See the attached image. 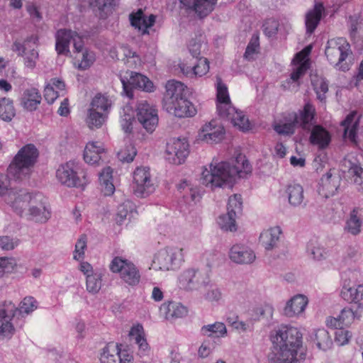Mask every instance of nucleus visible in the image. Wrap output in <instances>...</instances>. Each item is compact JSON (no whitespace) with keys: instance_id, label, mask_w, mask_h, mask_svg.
<instances>
[{"instance_id":"obj_11","label":"nucleus","mask_w":363,"mask_h":363,"mask_svg":"<svg viewBox=\"0 0 363 363\" xmlns=\"http://www.w3.org/2000/svg\"><path fill=\"white\" fill-rule=\"evenodd\" d=\"M311 50V47L308 46L302 51L296 55L293 59V70L290 77L282 84L284 89L294 91L299 85L298 79L306 73L309 68V61L308 56Z\"/></svg>"},{"instance_id":"obj_38","label":"nucleus","mask_w":363,"mask_h":363,"mask_svg":"<svg viewBox=\"0 0 363 363\" xmlns=\"http://www.w3.org/2000/svg\"><path fill=\"white\" fill-rule=\"evenodd\" d=\"M41 101V95L35 88L27 89L21 97V105L28 111H35Z\"/></svg>"},{"instance_id":"obj_27","label":"nucleus","mask_w":363,"mask_h":363,"mask_svg":"<svg viewBox=\"0 0 363 363\" xmlns=\"http://www.w3.org/2000/svg\"><path fill=\"white\" fill-rule=\"evenodd\" d=\"M281 233L282 230L279 226L264 229L259 235V244L265 250H272L278 246Z\"/></svg>"},{"instance_id":"obj_49","label":"nucleus","mask_w":363,"mask_h":363,"mask_svg":"<svg viewBox=\"0 0 363 363\" xmlns=\"http://www.w3.org/2000/svg\"><path fill=\"white\" fill-rule=\"evenodd\" d=\"M232 124L239 130L245 132L251 129L252 125L248 118L241 111H236L228 119Z\"/></svg>"},{"instance_id":"obj_61","label":"nucleus","mask_w":363,"mask_h":363,"mask_svg":"<svg viewBox=\"0 0 363 363\" xmlns=\"http://www.w3.org/2000/svg\"><path fill=\"white\" fill-rule=\"evenodd\" d=\"M209 71V62L205 57H201L196 64L194 63L193 78L201 77Z\"/></svg>"},{"instance_id":"obj_19","label":"nucleus","mask_w":363,"mask_h":363,"mask_svg":"<svg viewBox=\"0 0 363 363\" xmlns=\"http://www.w3.org/2000/svg\"><path fill=\"white\" fill-rule=\"evenodd\" d=\"M225 129L216 121H211L202 125L198 133V139L207 143H218L224 138Z\"/></svg>"},{"instance_id":"obj_45","label":"nucleus","mask_w":363,"mask_h":363,"mask_svg":"<svg viewBox=\"0 0 363 363\" xmlns=\"http://www.w3.org/2000/svg\"><path fill=\"white\" fill-rule=\"evenodd\" d=\"M201 333L208 337H225L227 335V328L223 323L216 322L203 325L201 328Z\"/></svg>"},{"instance_id":"obj_32","label":"nucleus","mask_w":363,"mask_h":363,"mask_svg":"<svg viewBox=\"0 0 363 363\" xmlns=\"http://www.w3.org/2000/svg\"><path fill=\"white\" fill-rule=\"evenodd\" d=\"M325 12V8L321 3H317L315 4L314 8L308 11L306 15V33L312 34L318 26L323 13Z\"/></svg>"},{"instance_id":"obj_10","label":"nucleus","mask_w":363,"mask_h":363,"mask_svg":"<svg viewBox=\"0 0 363 363\" xmlns=\"http://www.w3.org/2000/svg\"><path fill=\"white\" fill-rule=\"evenodd\" d=\"M209 283L210 279L207 274L193 267L184 269L177 278L179 287L186 291H198L208 286Z\"/></svg>"},{"instance_id":"obj_40","label":"nucleus","mask_w":363,"mask_h":363,"mask_svg":"<svg viewBox=\"0 0 363 363\" xmlns=\"http://www.w3.org/2000/svg\"><path fill=\"white\" fill-rule=\"evenodd\" d=\"M113 106V101L107 94H97L91 101L90 108L109 115Z\"/></svg>"},{"instance_id":"obj_8","label":"nucleus","mask_w":363,"mask_h":363,"mask_svg":"<svg viewBox=\"0 0 363 363\" xmlns=\"http://www.w3.org/2000/svg\"><path fill=\"white\" fill-rule=\"evenodd\" d=\"M56 178L67 187H83L89 182L86 172L73 161L61 164L56 171Z\"/></svg>"},{"instance_id":"obj_64","label":"nucleus","mask_w":363,"mask_h":363,"mask_svg":"<svg viewBox=\"0 0 363 363\" xmlns=\"http://www.w3.org/2000/svg\"><path fill=\"white\" fill-rule=\"evenodd\" d=\"M352 155H348L344 160V166L348 168L349 172L357 177L363 179V168L351 161Z\"/></svg>"},{"instance_id":"obj_62","label":"nucleus","mask_w":363,"mask_h":363,"mask_svg":"<svg viewBox=\"0 0 363 363\" xmlns=\"http://www.w3.org/2000/svg\"><path fill=\"white\" fill-rule=\"evenodd\" d=\"M312 84L318 95V98L323 101L325 99V94L328 91V82L322 77L312 79Z\"/></svg>"},{"instance_id":"obj_21","label":"nucleus","mask_w":363,"mask_h":363,"mask_svg":"<svg viewBox=\"0 0 363 363\" xmlns=\"http://www.w3.org/2000/svg\"><path fill=\"white\" fill-rule=\"evenodd\" d=\"M229 259L238 264H250L256 259L254 250L245 244H235L229 250Z\"/></svg>"},{"instance_id":"obj_30","label":"nucleus","mask_w":363,"mask_h":363,"mask_svg":"<svg viewBox=\"0 0 363 363\" xmlns=\"http://www.w3.org/2000/svg\"><path fill=\"white\" fill-rule=\"evenodd\" d=\"M160 312L165 319L174 320L185 317L188 313L187 308L182 303L175 301L165 302L160 307Z\"/></svg>"},{"instance_id":"obj_39","label":"nucleus","mask_w":363,"mask_h":363,"mask_svg":"<svg viewBox=\"0 0 363 363\" xmlns=\"http://www.w3.org/2000/svg\"><path fill=\"white\" fill-rule=\"evenodd\" d=\"M108 114L88 108L85 123L91 130L101 128L107 121Z\"/></svg>"},{"instance_id":"obj_59","label":"nucleus","mask_w":363,"mask_h":363,"mask_svg":"<svg viewBox=\"0 0 363 363\" xmlns=\"http://www.w3.org/2000/svg\"><path fill=\"white\" fill-rule=\"evenodd\" d=\"M137 154V150L135 146L132 144L125 145L118 152V157L122 162H132Z\"/></svg>"},{"instance_id":"obj_7","label":"nucleus","mask_w":363,"mask_h":363,"mask_svg":"<svg viewBox=\"0 0 363 363\" xmlns=\"http://www.w3.org/2000/svg\"><path fill=\"white\" fill-rule=\"evenodd\" d=\"M184 262V250L179 247H167L157 251L151 264V269L158 271H174Z\"/></svg>"},{"instance_id":"obj_46","label":"nucleus","mask_w":363,"mask_h":363,"mask_svg":"<svg viewBox=\"0 0 363 363\" xmlns=\"http://www.w3.org/2000/svg\"><path fill=\"white\" fill-rule=\"evenodd\" d=\"M102 272L98 269H96L94 273L88 275L86 277V291L92 294H97L102 286Z\"/></svg>"},{"instance_id":"obj_23","label":"nucleus","mask_w":363,"mask_h":363,"mask_svg":"<svg viewBox=\"0 0 363 363\" xmlns=\"http://www.w3.org/2000/svg\"><path fill=\"white\" fill-rule=\"evenodd\" d=\"M340 296L345 301L354 303L357 309L363 311V283L354 286L345 283L342 286Z\"/></svg>"},{"instance_id":"obj_24","label":"nucleus","mask_w":363,"mask_h":363,"mask_svg":"<svg viewBox=\"0 0 363 363\" xmlns=\"http://www.w3.org/2000/svg\"><path fill=\"white\" fill-rule=\"evenodd\" d=\"M181 2L193 11L197 17L203 18L213 11L217 0H181Z\"/></svg>"},{"instance_id":"obj_13","label":"nucleus","mask_w":363,"mask_h":363,"mask_svg":"<svg viewBox=\"0 0 363 363\" xmlns=\"http://www.w3.org/2000/svg\"><path fill=\"white\" fill-rule=\"evenodd\" d=\"M123 91L129 98L133 97V88H137L146 92H153L155 86L147 77L138 72H126L121 77Z\"/></svg>"},{"instance_id":"obj_48","label":"nucleus","mask_w":363,"mask_h":363,"mask_svg":"<svg viewBox=\"0 0 363 363\" xmlns=\"http://www.w3.org/2000/svg\"><path fill=\"white\" fill-rule=\"evenodd\" d=\"M16 115L13 101L6 97L0 99V118L6 122L11 121Z\"/></svg>"},{"instance_id":"obj_1","label":"nucleus","mask_w":363,"mask_h":363,"mask_svg":"<svg viewBox=\"0 0 363 363\" xmlns=\"http://www.w3.org/2000/svg\"><path fill=\"white\" fill-rule=\"evenodd\" d=\"M251 171V165L242 154H238L235 159L229 161L214 157L209 164L203 167L201 181L212 190L232 187L238 178L245 177Z\"/></svg>"},{"instance_id":"obj_20","label":"nucleus","mask_w":363,"mask_h":363,"mask_svg":"<svg viewBox=\"0 0 363 363\" xmlns=\"http://www.w3.org/2000/svg\"><path fill=\"white\" fill-rule=\"evenodd\" d=\"M16 312L15 304L6 302L0 306V338H10L14 333L15 328L12 318Z\"/></svg>"},{"instance_id":"obj_56","label":"nucleus","mask_w":363,"mask_h":363,"mask_svg":"<svg viewBox=\"0 0 363 363\" xmlns=\"http://www.w3.org/2000/svg\"><path fill=\"white\" fill-rule=\"evenodd\" d=\"M242 209V202L241 196L234 194L228 199L227 212L238 216L241 213Z\"/></svg>"},{"instance_id":"obj_53","label":"nucleus","mask_w":363,"mask_h":363,"mask_svg":"<svg viewBox=\"0 0 363 363\" xmlns=\"http://www.w3.org/2000/svg\"><path fill=\"white\" fill-rule=\"evenodd\" d=\"M24 189L10 188V179L9 177L4 174L0 173V198H3L7 204V198L11 194Z\"/></svg>"},{"instance_id":"obj_31","label":"nucleus","mask_w":363,"mask_h":363,"mask_svg":"<svg viewBox=\"0 0 363 363\" xmlns=\"http://www.w3.org/2000/svg\"><path fill=\"white\" fill-rule=\"evenodd\" d=\"M359 117L356 111H352L341 122L344 128V138L356 143L357 133L359 128Z\"/></svg>"},{"instance_id":"obj_4","label":"nucleus","mask_w":363,"mask_h":363,"mask_svg":"<svg viewBox=\"0 0 363 363\" xmlns=\"http://www.w3.org/2000/svg\"><path fill=\"white\" fill-rule=\"evenodd\" d=\"M39 156L38 150L33 144L21 147L7 168V173L16 180L22 181L30 177Z\"/></svg>"},{"instance_id":"obj_41","label":"nucleus","mask_w":363,"mask_h":363,"mask_svg":"<svg viewBox=\"0 0 363 363\" xmlns=\"http://www.w3.org/2000/svg\"><path fill=\"white\" fill-rule=\"evenodd\" d=\"M99 179L101 191L105 196H111L115 191V186L113 183V169L110 167L104 168L99 173Z\"/></svg>"},{"instance_id":"obj_28","label":"nucleus","mask_w":363,"mask_h":363,"mask_svg":"<svg viewBox=\"0 0 363 363\" xmlns=\"http://www.w3.org/2000/svg\"><path fill=\"white\" fill-rule=\"evenodd\" d=\"M186 86L179 81L169 80L165 85L162 104H167L184 97V91Z\"/></svg>"},{"instance_id":"obj_22","label":"nucleus","mask_w":363,"mask_h":363,"mask_svg":"<svg viewBox=\"0 0 363 363\" xmlns=\"http://www.w3.org/2000/svg\"><path fill=\"white\" fill-rule=\"evenodd\" d=\"M340 180L338 174L331 171L327 172L322 176L318 183V194L325 198L333 196L340 185Z\"/></svg>"},{"instance_id":"obj_58","label":"nucleus","mask_w":363,"mask_h":363,"mask_svg":"<svg viewBox=\"0 0 363 363\" xmlns=\"http://www.w3.org/2000/svg\"><path fill=\"white\" fill-rule=\"evenodd\" d=\"M307 251L311 257L316 261H321L326 258L327 250L318 243L310 242Z\"/></svg>"},{"instance_id":"obj_14","label":"nucleus","mask_w":363,"mask_h":363,"mask_svg":"<svg viewBox=\"0 0 363 363\" xmlns=\"http://www.w3.org/2000/svg\"><path fill=\"white\" fill-rule=\"evenodd\" d=\"M134 194L145 197L152 194L155 186L152 179L149 167H137L133 174Z\"/></svg>"},{"instance_id":"obj_50","label":"nucleus","mask_w":363,"mask_h":363,"mask_svg":"<svg viewBox=\"0 0 363 363\" xmlns=\"http://www.w3.org/2000/svg\"><path fill=\"white\" fill-rule=\"evenodd\" d=\"M362 311L357 308L354 311L351 307L344 308L338 315L342 327L349 326L355 319H359Z\"/></svg>"},{"instance_id":"obj_42","label":"nucleus","mask_w":363,"mask_h":363,"mask_svg":"<svg viewBox=\"0 0 363 363\" xmlns=\"http://www.w3.org/2000/svg\"><path fill=\"white\" fill-rule=\"evenodd\" d=\"M363 222L361 214L356 208L353 209L346 220L345 230L352 235H357L362 231Z\"/></svg>"},{"instance_id":"obj_29","label":"nucleus","mask_w":363,"mask_h":363,"mask_svg":"<svg viewBox=\"0 0 363 363\" xmlns=\"http://www.w3.org/2000/svg\"><path fill=\"white\" fill-rule=\"evenodd\" d=\"M308 303V299L305 295L296 294L286 302L284 314L288 317L298 316L304 312Z\"/></svg>"},{"instance_id":"obj_63","label":"nucleus","mask_w":363,"mask_h":363,"mask_svg":"<svg viewBox=\"0 0 363 363\" xmlns=\"http://www.w3.org/2000/svg\"><path fill=\"white\" fill-rule=\"evenodd\" d=\"M20 244L18 238L8 235H0V250L11 251L16 248Z\"/></svg>"},{"instance_id":"obj_55","label":"nucleus","mask_w":363,"mask_h":363,"mask_svg":"<svg viewBox=\"0 0 363 363\" xmlns=\"http://www.w3.org/2000/svg\"><path fill=\"white\" fill-rule=\"evenodd\" d=\"M37 307V301L35 298L31 296H27L21 301L18 308H16V311H19L20 314L23 316L33 312Z\"/></svg>"},{"instance_id":"obj_34","label":"nucleus","mask_w":363,"mask_h":363,"mask_svg":"<svg viewBox=\"0 0 363 363\" xmlns=\"http://www.w3.org/2000/svg\"><path fill=\"white\" fill-rule=\"evenodd\" d=\"M130 341L135 342L141 355H143L149 350V345L147 342L145 331L141 324L133 325L129 332Z\"/></svg>"},{"instance_id":"obj_51","label":"nucleus","mask_w":363,"mask_h":363,"mask_svg":"<svg viewBox=\"0 0 363 363\" xmlns=\"http://www.w3.org/2000/svg\"><path fill=\"white\" fill-rule=\"evenodd\" d=\"M101 363H118V345L108 344L100 355Z\"/></svg>"},{"instance_id":"obj_37","label":"nucleus","mask_w":363,"mask_h":363,"mask_svg":"<svg viewBox=\"0 0 363 363\" xmlns=\"http://www.w3.org/2000/svg\"><path fill=\"white\" fill-rule=\"evenodd\" d=\"M285 194L289 203L293 207L300 206L304 200L303 187L298 183H290L286 186Z\"/></svg>"},{"instance_id":"obj_47","label":"nucleus","mask_w":363,"mask_h":363,"mask_svg":"<svg viewBox=\"0 0 363 363\" xmlns=\"http://www.w3.org/2000/svg\"><path fill=\"white\" fill-rule=\"evenodd\" d=\"M89 5L99 11L101 18H105L112 13L114 3L113 0H88Z\"/></svg>"},{"instance_id":"obj_43","label":"nucleus","mask_w":363,"mask_h":363,"mask_svg":"<svg viewBox=\"0 0 363 363\" xmlns=\"http://www.w3.org/2000/svg\"><path fill=\"white\" fill-rule=\"evenodd\" d=\"M311 340L320 350L326 351L333 345V340L328 331L324 328H320L314 331L311 336Z\"/></svg>"},{"instance_id":"obj_25","label":"nucleus","mask_w":363,"mask_h":363,"mask_svg":"<svg viewBox=\"0 0 363 363\" xmlns=\"http://www.w3.org/2000/svg\"><path fill=\"white\" fill-rule=\"evenodd\" d=\"M106 154L103 143L99 142H89L84 150V160L90 165L99 164Z\"/></svg>"},{"instance_id":"obj_18","label":"nucleus","mask_w":363,"mask_h":363,"mask_svg":"<svg viewBox=\"0 0 363 363\" xmlns=\"http://www.w3.org/2000/svg\"><path fill=\"white\" fill-rule=\"evenodd\" d=\"M163 109L169 114L179 118H192L198 111L196 106L185 96L167 104H162Z\"/></svg>"},{"instance_id":"obj_44","label":"nucleus","mask_w":363,"mask_h":363,"mask_svg":"<svg viewBox=\"0 0 363 363\" xmlns=\"http://www.w3.org/2000/svg\"><path fill=\"white\" fill-rule=\"evenodd\" d=\"M135 122L134 113L131 107L126 106L120 113L119 123L122 130L126 133H130Z\"/></svg>"},{"instance_id":"obj_33","label":"nucleus","mask_w":363,"mask_h":363,"mask_svg":"<svg viewBox=\"0 0 363 363\" xmlns=\"http://www.w3.org/2000/svg\"><path fill=\"white\" fill-rule=\"evenodd\" d=\"M74 65L79 69H86L90 67L95 61L94 52L84 48V45L78 50H74Z\"/></svg>"},{"instance_id":"obj_60","label":"nucleus","mask_w":363,"mask_h":363,"mask_svg":"<svg viewBox=\"0 0 363 363\" xmlns=\"http://www.w3.org/2000/svg\"><path fill=\"white\" fill-rule=\"evenodd\" d=\"M216 109L218 114L220 117L228 120L236 111V108L233 106L231 101L216 102Z\"/></svg>"},{"instance_id":"obj_16","label":"nucleus","mask_w":363,"mask_h":363,"mask_svg":"<svg viewBox=\"0 0 363 363\" xmlns=\"http://www.w3.org/2000/svg\"><path fill=\"white\" fill-rule=\"evenodd\" d=\"M136 116L138 122L148 133H152L157 126L159 121L157 109L146 101L138 103Z\"/></svg>"},{"instance_id":"obj_54","label":"nucleus","mask_w":363,"mask_h":363,"mask_svg":"<svg viewBox=\"0 0 363 363\" xmlns=\"http://www.w3.org/2000/svg\"><path fill=\"white\" fill-rule=\"evenodd\" d=\"M121 50L124 55L123 60L128 67L135 68L140 65L141 61L140 57L135 52L133 51L127 46L121 47Z\"/></svg>"},{"instance_id":"obj_2","label":"nucleus","mask_w":363,"mask_h":363,"mask_svg":"<svg viewBox=\"0 0 363 363\" xmlns=\"http://www.w3.org/2000/svg\"><path fill=\"white\" fill-rule=\"evenodd\" d=\"M6 200L12 211L27 220L45 223L50 218L46 199L40 193L20 190L11 194Z\"/></svg>"},{"instance_id":"obj_35","label":"nucleus","mask_w":363,"mask_h":363,"mask_svg":"<svg viewBox=\"0 0 363 363\" xmlns=\"http://www.w3.org/2000/svg\"><path fill=\"white\" fill-rule=\"evenodd\" d=\"M331 140V136L329 132L320 125H314L311 130L310 135V142L314 145H317L319 149L327 147Z\"/></svg>"},{"instance_id":"obj_15","label":"nucleus","mask_w":363,"mask_h":363,"mask_svg":"<svg viewBox=\"0 0 363 363\" xmlns=\"http://www.w3.org/2000/svg\"><path fill=\"white\" fill-rule=\"evenodd\" d=\"M55 50L60 55H68L70 53V41H72L74 50L83 45L82 37L69 29H59L55 33Z\"/></svg>"},{"instance_id":"obj_26","label":"nucleus","mask_w":363,"mask_h":363,"mask_svg":"<svg viewBox=\"0 0 363 363\" xmlns=\"http://www.w3.org/2000/svg\"><path fill=\"white\" fill-rule=\"evenodd\" d=\"M156 16L153 14L147 16L142 9L130 14V21L135 28H137L143 35L148 34V29L155 23Z\"/></svg>"},{"instance_id":"obj_52","label":"nucleus","mask_w":363,"mask_h":363,"mask_svg":"<svg viewBox=\"0 0 363 363\" xmlns=\"http://www.w3.org/2000/svg\"><path fill=\"white\" fill-rule=\"evenodd\" d=\"M238 216L228 212L225 214L220 215L218 218V224L219 227L225 230L235 232L238 229L236 219Z\"/></svg>"},{"instance_id":"obj_36","label":"nucleus","mask_w":363,"mask_h":363,"mask_svg":"<svg viewBox=\"0 0 363 363\" xmlns=\"http://www.w3.org/2000/svg\"><path fill=\"white\" fill-rule=\"evenodd\" d=\"M137 215L135 204L127 200L118 206L117 213L116 214V222L119 224H123L126 220L131 221Z\"/></svg>"},{"instance_id":"obj_3","label":"nucleus","mask_w":363,"mask_h":363,"mask_svg":"<svg viewBox=\"0 0 363 363\" xmlns=\"http://www.w3.org/2000/svg\"><path fill=\"white\" fill-rule=\"evenodd\" d=\"M274 350L268 363H296L297 352L302 344V335L297 328L282 325L271 332Z\"/></svg>"},{"instance_id":"obj_17","label":"nucleus","mask_w":363,"mask_h":363,"mask_svg":"<svg viewBox=\"0 0 363 363\" xmlns=\"http://www.w3.org/2000/svg\"><path fill=\"white\" fill-rule=\"evenodd\" d=\"M38 37L32 35L28 37L23 43L16 40L12 45V50L16 52L18 56L23 57L25 66L30 69H33L36 65V61L39 56L38 52L34 48L30 50L28 52H26V50L30 43L35 45L38 43Z\"/></svg>"},{"instance_id":"obj_57","label":"nucleus","mask_w":363,"mask_h":363,"mask_svg":"<svg viewBox=\"0 0 363 363\" xmlns=\"http://www.w3.org/2000/svg\"><path fill=\"white\" fill-rule=\"evenodd\" d=\"M87 247V238L82 235L77 239L73 253V259L77 261H82L84 258L85 250Z\"/></svg>"},{"instance_id":"obj_6","label":"nucleus","mask_w":363,"mask_h":363,"mask_svg":"<svg viewBox=\"0 0 363 363\" xmlns=\"http://www.w3.org/2000/svg\"><path fill=\"white\" fill-rule=\"evenodd\" d=\"M325 53L328 60L337 69L343 72L350 69L352 60L350 45L343 38H332L327 43Z\"/></svg>"},{"instance_id":"obj_12","label":"nucleus","mask_w":363,"mask_h":363,"mask_svg":"<svg viewBox=\"0 0 363 363\" xmlns=\"http://www.w3.org/2000/svg\"><path fill=\"white\" fill-rule=\"evenodd\" d=\"M189 152L186 138H174L167 143L164 158L170 164L179 165L185 162Z\"/></svg>"},{"instance_id":"obj_9","label":"nucleus","mask_w":363,"mask_h":363,"mask_svg":"<svg viewBox=\"0 0 363 363\" xmlns=\"http://www.w3.org/2000/svg\"><path fill=\"white\" fill-rule=\"evenodd\" d=\"M113 273L119 274L121 280L129 286H134L139 284L140 274L135 264L122 257H115L109 265Z\"/></svg>"},{"instance_id":"obj_5","label":"nucleus","mask_w":363,"mask_h":363,"mask_svg":"<svg viewBox=\"0 0 363 363\" xmlns=\"http://www.w3.org/2000/svg\"><path fill=\"white\" fill-rule=\"evenodd\" d=\"M315 108L310 104H306L303 110L286 113L283 118L274 123V130L279 135H291L296 127L303 129L310 128L314 118Z\"/></svg>"}]
</instances>
